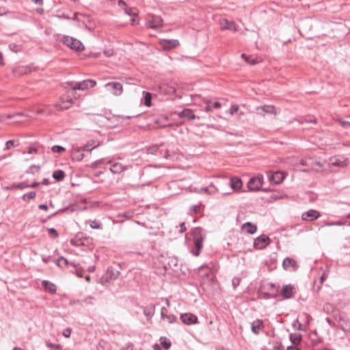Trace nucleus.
I'll list each match as a JSON object with an SVG mask.
<instances>
[{
    "instance_id": "1",
    "label": "nucleus",
    "mask_w": 350,
    "mask_h": 350,
    "mask_svg": "<svg viewBox=\"0 0 350 350\" xmlns=\"http://www.w3.org/2000/svg\"><path fill=\"white\" fill-rule=\"evenodd\" d=\"M96 82L92 79H87L83 80L82 81L77 82L74 84H72L70 90L68 91V96H74L76 98L75 96V91L76 90H85L89 88H93L96 85Z\"/></svg>"
},
{
    "instance_id": "2",
    "label": "nucleus",
    "mask_w": 350,
    "mask_h": 350,
    "mask_svg": "<svg viewBox=\"0 0 350 350\" xmlns=\"http://www.w3.org/2000/svg\"><path fill=\"white\" fill-rule=\"evenodd\" d=\"M120 269V264H116V267H109L105 274L100 278L101 283L103 284H105L106 283L116 279L119 275Z\"/></svg>"
},
{
    "instance_id": "3",
    "label": "nucleus",
    "mask_w": 350,
    "mask_h": 350,
    "mask_svg": "<svg viewBox=\"0 0 350 350\" xmlns=\"http://www.w3.org/2000/svg\"><path fill=\"white\" fill-rule=\"evenodd\" d=\"M202 228H195L191 230V235L193 237V241L196 249L198 250L197 252H193V255L198 256L199 251L202 247V242L204 240V237L202 234Z\"/></svg>"
},
{
    "instance_id": "4",
    "label": "nucleus",
    "mask_w": 350,
    "mask_h": 350,
    "mask_svg": "<svg viewBox=\"0 0 350 350\" xmlns=\"http://www.w3.org/2000/svg\"><path fill=\"white\" fill-rule=\"evenodd\" d=\"M105 87L107 88V91L116 96H120L123 92V86L120 82H109L105 85Z\"/></svg>"
},
{
    "instance_id": "5",
    "label": "nucleus",
    "mask_w": 350,
    "mask_h": 350,
    "mask_svg": "<svg viewBox=\"0 0 350 350\" xmlns=\"http://www.w3.org/2000/svg\"><path fill=\"white\" fill-rule=\"evenodd\" d=\"M63 42L73 50L80 51L83 49V46L81 41L72 37L64 36L63 38Z\"/></svg>"
},
{
    "instance_id": "6",
    "label": "nucleus",
    "mask_w": 350,
    "mask_h": 350,
    "mask_svg": "<svg viewBox=\"0 0 350 350\" xmlns=\"http://www.w3.org/2000/svg\"><path fill=\"white\" fill-rule=\"evenodd\" d=\"M263 183V176L259 175L250 179L247 183V187L250 191H258L260 189Z\"/></svg>"
},
{
    "instance_id": "7",
    "label": "nucleus",
    "mask_w": 350,
    "mask_h": 350,
    "mask_svg": "<svg viewBox=\"0 0 350 350\" xmlns=\"http://www.w3.org/2000/svg\"><path fill=\"white\" fill-rule=\"evenodd\" d=\"M180 319L184 324L187 325H191L198 323V319L197 316L191 312L181 314Z\"/></svg>"
},
{
    "instance_id": "8",
    "label": "nucleus",
    "mask_w": 350,
    "mask_h": 350,
    "mask_svg": "<svg viewBox=\"0 0 350 350\" xmlns=\"http://www.w3.org/2000/svg\"><path fill=\"white\" fill-rule=\"evenodd\" d=\"M218 24L221 30L228 29L233 31L238 30L234 22L228 21L225 18H220L218 21Z\"/></svg>"
},
{
    "instance_id": "9",
    "label": "nucleus",
    "mask_w": 350,
    "mask_h": 350,
    "mask_svg": "<svg viewBox=\"0 0 350 350\" xmlns=\"http://www.w3.org/2000/svg\"><path fill=\"white\" fill-rule=\"evenodd\" d=\"M107 164H111L109 170L113 174H120L129 169V166L123 165L119 162H113L111 160L107 161Z\"/></svg>"
},
{
    "instance_id": "10",
    "label": "nucleus",
    "mask_w": 350,
    "mask_h": 350,
    "mask_svg": "<svg viewBox=\"0 0 350 350\" xmlns=\"http://www.w3.org/2000/svg\"><path fill=\"white\" fill-rule=\"evenodd\" d=\"M258 115L265 116L266 114H277V110L273 105H264L256 109Z\"/></svg>"
},
{
    "instance_id": "11",
    "label": "nucleus",
    "mask_w": 350,
    "mask_h": 350,
    "mask_svg": "<svg viewBox=\"0 0 350 350\" xmlns=\"http://www.w3.org/2000/svg\"><path fill=\"white\" fill-rule=\"evenodd\" d=\"M146 25L149 28L158 29L163 25V19L158 16H150L146 22Z\"/></svg>"
},
{
    "instance_id": "12",
    "label": "nucleus",
    "mask_w": 350,
    "mask_h": 350,
    "mask_svg": "<svg viewBox=\"0 0 350 350\" xmlns=\"http://www.w3.org/2000/svg\"><path fill=\"white\" fill-rule=\"evenodd\" d=\"M349 163V159L344 157H334L330 158V164L333 166L345 167Z\"/></svg>"
},
{
    "instance_id": "13",
    "label": "nucleus",
    "mask_w": 350,
    "mask_h": 350,
    "mask_svg": "<svg viewBox=\"0 0 350 350\" xmlns=\"http://www.w3.org/2000/svg\"><path fill=\"white\" fill-rule=\"evenodd\" d=\"M91 242L89 238L83 237L82 234H78L75 238L70 240V243L74 246H85Z\"/></svg>"
},
{
    "instance_id": "14",
    "label": "nucleus",
    "mask_w": 350,
    "mask_h": 350,
    "mask_svg": "<svg viewBox=\"0 0 350 350\" xmlns=\"http://www.w3.org/2000/svg\"><path fill=\"white\" fill-rule=\"evenodd\" d=\"M161 47L165 50H170L177 47L179 45V41L176 39H163L159 41Z\"/></svg>"
},
{
    "instance_id": "15",
    "label": "nucleus",
    "mask_w": 350,
    "mask_h": 350,
    "mask_svg": "<svg viewBox=\"0 0 350 350\" xmlns=\"http://www.w3.org/2000/svg\"><path fill=\"white\" fill-rule=\"evenodd\" d=\"M269 239L265 235H261L257 237L254 241V247L256 249L261 250L266 247L269 243Z\"/></svg>"
},
{
    "instance_id": "16",
    "label": "nucleus",
    "mask_w": 350,
    "mask_h": 350,
    "mask_svg": "<svg viewBox=\"0 0 350 350\" xmlns=\"http://www.w3.org/2000/svg\"><path fill=\"white\" fill-rule=\"evenodd\" d=\"M32 68L29 66H18L13 68L12 72L14 77H19L26 75L32 71Z\"/></svg>"
},
{
    "instance_id": "17",
    "label": "nucleus",
    "mask_w": 350,
    "mask_h": 350,
    "mask_svg": "<svg viewBox=\"0 0 350 350\" xmlns=\"http://www.w3.org/2000/svg\"><path fill=\"white\" fill-rule=\"evenodd\" d=\"M284 174L281 172H275L268 175L269 180L275 185L280 184L284 179Z\"/></svg>"
},
{
    "instance_id": "18",
    "label": "nucleus",
    "mask_w": 350,
    "mask_h": 350,
    "mask_svg": "<svg viewBox=\"0 0 350 350\" xmlns=\"http://www.w3.org/2000/svg\"><path fill=\"white\" fill-rule=\"evenodd\" d=\"M321 216V214L313 209H310L308 211L302 214L301 218L306 221H313L318 219Z\"/></svg>"
},
{
    "instance_id": "19",
    "label": "nucleus",
    "mask_w": 350,
    "mask_h": 350,
    "mask_svg": "<svg viewBox=\"0 0 350 350\" xmlns=\"http://www.w3.org/2000/svg\"><path fill=\"white\" fill-rule=\"evenodd\" d=\"M295 293L294 287L291 284H286L283 286L281 290V295L285 299H289L292 297Z\"/></svg>"
},
{
    "instance_id": "20",
    "label": "nucleus",
    "mask_w": 350,
    "mask_h": 350,
    "mask_svg": "<svg viewBox=\"0 0 350 350\" xmlns=\"http://www.w3.org/2000/svg\"><path fill=\"white\" fill-rule=\"evenodd\" d=\"M161 318L169 323H173L177 320V317L175 315L167 314V310L165 307H163L161 310Z\"/></svg>"
},
{
    "instance_id": "21",
    "label": "nucleus",
    "mask_w": 350,
    "mask_h": 350,
    "mask_svg": "<svg viewBox=\"0 0 350 350\" xmlns=\"http://www.w3.org/2000/svg\"><path fill=\"white\" fill-rule=\"evenodd\" d=\"M264 327V323L261 319H256L251 324L252 332L256 335H258L259 334V331L262 329Z\"/></svg>"
},
{
    "instance_id": "22",
    "label": "nucleus",
    "mask_w": 350,
    "mask_h": 350,
    "mask_svg": "<svg viewBox=\"0 0 350 350\" xmlns=\"http://www.w3.org/2000/svg\"><path fill=\"white\" fill-rule=\"evenodd\" d=\"M70 156L72 160L80 161L84 157L82 148H75L72 150Z\"/></svg>"
},
{
    "instance_id": "23",
    "label": "nucleus",
    "mask_w": 350,
    "mask_h": 350,
    "mask_svg": "<svg viewBox=\"0 0 350 350\" xmlns=\"http://www.w3.org/2000/svg\"><path fill=\"white\" fill-rule=\"evenodd\" d=\"M206 107L204 109L206 112L212 111L214 109H219L221 107V104L219 102H212L209 100H205Z\"/></svg>"
},
{
    "instance_id": "24",
    "label": "nucleus",
    "mask_w": 350,
    "mask_h": 350,
    "mask_svg": "<svg viewBox=\"0 0 350 350\" xmlns=\"http://www.w3.org/2000/svg\"><path fill=\"white\" fill-rule=\"evenodd\" d=\"M233 190H239L242 187V180L238 177H233L229 183Z\"/></svg>"
},
{
    "instance_id": "25",
    "label": "nucleus",
    "mask_w": 350,
    "mask_h": 350,
    "mask_svg": "<svg viewBox=\"0 0 350 350\" xmlns=\"http://www.w3.org/2000/svg\"><path fill=\"white\" fill-rule=\"evenodd\" d=\"M42 286L45 288L46 291L51 294H54L56 292V286L54 284L51 283L48 280H43L42 282Z\"/></svg>"
},
{
    "instance_id": "26",
    "label": "nucleus",
    "mask_w": 350,
    "mask_h": 350,
    "mask_svg": "<svg viewBox=\"0 0 350 350\" xmlns=\"http://www.w3.org/2000/svg\"><path fill=\"white\" fill-rule=\"evenodd\" d=\"M180 118H186L189 120H194L196 116L193 111L190 109H185L178 113Z\"/></svg>"
},
{
    "instance_id": "27",
    "label": "nucleus",
    "mask_w": 350,
    "mask_h": 350,
    "mask_svg": "<svg viewBox=\"0 0 350 350\" xmlns=\"http://www.w3.org/2000/svg\"><path fill=\"white\" fill-rule=\"evenodd\" d=\"M242 229L245 230L248 234H254L257 230L256 226L250 222L245 223L242 226Z\"/></svg>"
},
{
    "instance_id": "28",
    "label": "nucleus",
    "mask_w": 350,
    "mask_h": 350,
    "mask_svg": "<svg viewBox=\"0 0 350 350\" xmlns=\"http://www.w3.org/2000/svg\"><path fill=\"white\" fill-rule=\"evenodd\" d=\"M143 98L142 102L146 107H150L151 106V100H152V94L151 93L148 92H143Z\"/></svg>"
},
{
    "instance_id": "29",
    "label": "nucleus",
    "mask_w": 350,
    "mask_h": 350,
    "mask_svg": "<svg viewBox=\"0 0 350 350\" xmlns=\"http://www.w3.org/2000/svg\"><path fill=\"white\" fill-rule=\"evenodd\" d=\"M202 190L208 194H215L219 191V188L215 187L213 184H211L208 187L202 189Z\"/></svg>"
},
{
    "instance_id": "30",
    "label": "nucleus",
    "mask_w": 350,
    "mask_h": 350,
    "mask_svg": "<svg viewBox=\"0 0 350 350\" xmlns=\"http://www.w3.org/2000/svg\"><path fill=\"white\" fill-rule=\"evenodd\" d=\"M72 103V99L71 98L64 100L62 98V103L59 104V108L61 109H68Z\"/></svg>"
},
{
    "instance_id": "31",
    "label": "nucleus",
    "mask_w": 350,
    "mask_h": 350,
    "mask_svg": "<svg viewBox=\"0 0 350 350\" xmlns=\"http://www.w3.org/2000/svg\"><path fill=\"white\" fill-rule=\"evenodd\" d=\"M65 174L62 170H56L53 174V177L57 181H60L64 179Z\"/></svg>"
},
{
    "instance_id": "32",
    "label": "nucleus",
    "mask_w": 350,
    "mask_h": 350,
    "mask_svg": "<svg viewBox=\"0 0 350 350\" xmlns=\"http://www.w3.org/2000/svg\"><path fill=\"white\" fill-rule=\"evenodd\" d=\"M23 113H16L12 114H8V115H2L0 116V121L1 122H5L6 119H10L13 118L16 116H23Z\"/></svg>"
},
{
    "instance_id": "33",
    "label": "nucleus",
    "mask_w": 350,
    "mask_h": 350,
    "mask_svg": "<svg viewBox=\"0 0 350 350\" xmlns=\"http://www.w3.org/2000/svg\"><path fill=\"white\" fill-rule=\"evenodd\" d=\"M72 267V269L75 270V271L76 272V274L77 275L78 277L79 278H83L84 276V270L83 269H81L80 267H78L77 265H79V264H70Z\"/></svg>"
},
{
    "instance_id": "34",
    "label": "nucleus",
    "mask_w": 350,
    "mask_h": 350,
    "mask_svg": "<svg viewBox=\"0 0 350 350\" xmlns=\"http://www.w3.org/2000/svg\"><path fill=\"white\" fill-rule=\"evenodd\" d=\"M290 340L293 344L299 343L301 340V336L299 334H291Z\"/></svg>"
},
{
    "instance_id": "35",
    "label": "nucleus",
    "mask_w": 350,
    "mask_h": 350,
    "mask_svg": "<svg viewBox=\"0 0 350 350\" xmlns=\"http://www.w3.org/2000/svg\"><path fill=\"white\" fill-rule=\"evenodd\" d=\"M282 267L286 271H296L298 267L297 264H282Z\"/></svg>"
},
{
    "instance_id": "36",
    "label": "nucleus",
    "mask_w": 350,
    "mask_h": 350,
    "mask_svg": "<svg viewBox=\"0 0 350 350\" xmlns=\"http://www.w3.org/2000/svg\"><path fill=\"white\" fill-rule=\"evenodd\" d=\"M161 343L165 349H168L171 347V342L165 337H161Z\"/></svg>"
},
{
    "instance_id": "37",
    "label": "nucleus",
    "mask_w": 350,
    "mask_h": 350,
    "mask_svg": "<svg viewBox=\"0 0 350 350\" xmlns=\"http://www.w3.org/2000/svg\"><path fill=\"white\" fill-rule=\"evenodd\" d=\"M47 232L49 236L53 239H55L58 237V233L54 228H48Z\"/></svg>"
},
{
    "instance_id": "38",
    "label": "nucleus",
    "mask_w": 350,
    "mask_h": 350,
    "mask_svg": "<svg viewBox=\"0 0 350 350\" xmlns=\"http://www.w3.org/2000/svg\"><path fill=\"white\" fill-rule=\"evenodd\" d=\"M329 272V267L327 265L325 266V269H323V273L320 277L321 284H322L327 277V273Z\"/></svg>"
},
{
    "instance_id": "39",
    "label": "nucleus",
    "mask_w": 350,
    "mask_h": 350,
    "mask_svg": "<svg viewBox=\"0 0 350 350\" xmlns=\"http://www.w3.org/2000/svg\"><path fill=\"white\" fill-rule=\"evenodd\" d=\"M124 12L126 14L129 15L130 16H136L137 15L135 10H134L133 8H130L128 7L124 8Z\"/></svg>"
},
{
    "instance_id": "40",
    "label": "nucleus",
    "mask_w": 350,
    "mask_h": 350,
    "mask_svg": "<svg viewBox=\"0 0 350 350\" xmlns=\"http://www.w3.org/2000/svg\"><path fill=\"white\" fill-rule=\"evenodd\" d=\"M64 150H65V148L61 146L55 145L52 147V151L53 152L60 153L62 152H64Z\"/></svg>"
},
{
    "instance_id": "41",
    "label": "nucleus",
    "mask_w": 350,
    "mask_h": 350,
    "mask_svg": "<svg viewBox=\"0 0 350 350\" xmlns=\"http://www.w3.org/2000/svg\"><path fill=\"white\" fill-rule=\"evenodd\" d=\"M82 301V304L83 303H85L86 304H88V305H93L94 303V298L90 296V297H86L85 299H84L83 300H81Z\"/></svg>"
},
{
    "instance_id": "42",
    "label": "nucleus",
    "mask_w": 350,
    "mask_h": 350,
    "mask_svg": "<svg viewBox=\"0 0 350 350\" xmlns=\"http://www.w3.org/2000/svg\"><path fill=\"white\" fill-rule=\"evenodd\" d=\"M103 164H107V161H105V159H100V160H98L96 161H95L94 163H92V167L94 168H96L98 167L100 165H103Z\"/></svg>"
},
{
    "instance_id": "43",
    "label": "nucleus",
    "mask_w": 350,
    "mask_h": 350,
    "mask_svg": "<svg viewBox=\"0 0 350 350\" xmlns=\"http://www.w3.org/2000/svg\"><path fill=\"white\" fill-rule=\"evenodd\" d=\"M36 197V192L35 191H31L27 193H25L23 196V199L25 200L26 198L28 199H33Z\"/></svg>"
},
{
    "instance_id": "44",
    "label": "nucleus",
    "mask_w": 350,
    "mask_h": 350,
    "mask_svg": "<svg viewBox=\"0 0 350 350\" xmlns=\"http://www.w3.org/2000/svg\"><path fill=\"white\" fill-rule=\"evenodd\" d=\"M239 105H233L231 106L230 109V113L231 116H234L239 110Z\"/></svg>"
},
{
    "instance_id": "45",
    "label": "nucleus",
    "mask_w": 350,
    "mask_h": 350,
    "mask_svg": "<svg viewBox=\"0 0 350 350\" xmlns=\"http://www.w3.org/2000/svg\"><path fill=\"white\" fill-rule=\"evenodd\" d=\"M293 325L295 328H296L297 330H302V325L298 321V319H296L293 323Z\"/></svg>"
},
{
    "instance_id": "46",
    "label": "nucleus",
    "mask_w": 350,
    "mask_h": 350,
    "mask_svg": "<svg viewBox=\"0 0 350 350\" xmlns=\"http://www.w3.org/2000/svg\"><path fill=\"white\" fill-rule=\"evenodd\" d=\"M12 187H13V188H18V189H22L23 188L29 187V185H26L24 183H21L13 185L12 186Z\"/></svg>"
},
{
    "instance_id": "47",
    "label": "nucleus",
    "mask_w": 350,
    "mask_h": 350,
    "mask_svg": "<svg viewBox=\"0 0 350 350\" xmlns=\"http://www.w3.org/2000/svg\"><path fill=\"white\" fill-rule=\"evenodd\" d=\"M91 228L94 229H99L101 228V224L97 222L96 221H92L90 224Z\"/></svg>"
},
{
    "instance_id": "48",
    "label": "nucleus",
    "mask_w": 350,
    "mask_h": 350,
    "mask_svg": "<svg viewBox=\"0 0 350 350\" xmlns=\"http://www.w3.org/2000/svg\"><path fill=\"white\" fill-rule=\"evenodd\" d=\"M175 92V88L174 87H170L169 88V90H165L164 89H163V88H161V92L163 93V94H172V93H174Z\"/></svg>"
},
{
    "instance_id": "49",
    "label": "nucleus",
    "mask_w": 350,
    "mask_h": 350,
    "mask_svg": "<svg viewBox=\"0 0 350 350\" xmlns=\"http://www.w3.org/2000/svg\"><path fill=\"white\" fill-rule=\"evenodd\" d=\"M241 57L243 58L246 62H247L250 64H255L256 63V62L254 61V59L250 60V58L247 57L246 55L244 53L241 55Z\"/></svg>"
},
{
    "instance_id": "50",
    "label": "nucleus",
    "mask_w": 350,
    "mask_h": 350,
    "mask_svg": "<svg viewBox=\"0 0 350 350\" xmlns=\"http://www.w3.org/2000/svg\"><path fill=\"white\" fill-rule=\"evenodd\" d=\"M345 224H346V221H336V222H333V223H328L326 225L327 226H344Z\"/></svg>"
},
{
    "instance_id": "51",
    "label": "nucleus",
    "mask_w": 350,
    "mask_h": 350,
    "mask_svg": "<svg viewBox=\"0 0 350 350\" xmlns=\"http://www.w3.org/2000/svg\"><path fill=\"white\" fill-rule=\"evenodd\" d=\"M5 146V149L8 150L11 148V147L15 146V142L13 140H9L6 142Z\"/></svg>"
},
{
    "instance_id": "52",
    "label": "nucleus",
    "mask_w": 350,
    "mask_h": 350,
    "mask_svg": "<svg viewBox=\"0 0 350 350\" xmlns=\"http://www.w3.org/2000/svg\"><path fill=\"white\" fill-rule=\"evenodd\" d=\"M104 54L106 57H111L113 55V50L112 49H105L104 51Z\"/></svg>"
},
{
    "instance_id": "53",
    "label": "nucleus",
    "mask_w": 350,
    "mask_h": 350,
    "mask_svg": "<svg viewBox=\"0 0 350 350\" xmlns=\"http://www.w3.org/2000/svg\"><path fill=\"white\" fill-rule=\"evenodd\" d=\"M240 278H234L232 280V285L234 288H235L237 286L239 285L240 283Z\"/></svg>"
},
{
    "instance_id": "54",
    "label": "nucleus",
    "mask_w": 350,
    "mask_h": 350,
    "mask_svg": "<svg viewBox=\"0 0 350 350\" xmlns=\"http://www.w3.org/2000/svg\"><path fill=\"white\" fill-rule=\"evenodd\" d=\"M71 334V329L66 328L63 332V336L66 338H69Z\"/></svg>"
},
{
    "instance_id": "55",
    "label": "nucleus",
    "mask_w": 350,
    "mask_h": 350,
    "mask_svg": "<svg viewBox=\"0 0 350 350\" xmlns=\"http://www.w3.org/2000/svg\"><path fill=\"white\" fill-rule=\"evenodd\" d=\"M179 227H180V230L179 232L180 233H183L185 232L186 230H187V228L185 226V222H182L180 225H179Z\"/></svg>"
},
{
    "instance_id": "56",
    "label": "nucleus",
    "mask_w": 350,
    "mask_h": 350,
    "mask_svg": "<svg viewBox=\"0 0 350 350\" xmlns=\"http://www.w3.org/2000/svg\"><path fill=\"white\" fill-rule=\"evenodd\" d=\"M340 122L341 124V125L345 128V129H348L350 127V122H348V121H342V120H340Z\"/></svg>"
},
{
    "instance_id": "57",
    "label": "nucleus",
    "mask_w": 350,
    "mask_h": 350,
    "mask_svg": "<svg viewBox=\"0 0 350 350\" xmlns=\"http://www.w3.org/2000/svg\"><path fill=\"white\" fill-rule=\"evenodd\" d=\"M37 149L36 148H33V147H29L28 148V151L27 152L29 154H34V153H36L37 152Z\"/></svg>"
},
{
    "instance_id": "58",
    "label": "nucleus",
    "mask_w": 350,
    "mask_h": 350,
    "mask_svg": "<svg viewBox=\"0 0 350 350\" xmlns=\"http://www.w3.org/2000/svg\"><path fill=\"white\" fill-rule=\"evenodd\" d=\"M70 305L79 304V305L82 306V301H81V300H79V299H77V300H71V301H70Z\"/></svg>"
},
{
    "instance_id": "59",
    "label": "nucleus",
    "mask_w": 350,
    "mask_h": 350,
    "mask_svg": "<svg viewBox=\"0 0 350 350\" xmlns=\"http://www.w3.org/2000/svg\"><path fill=\"white\" fill-rule=\"evenodd\" d=\"M118 5L121 8H123V9L124 10V8L127 7L125 2L122 0H120L118 3Z\"/></svg>"
},
{
    "instance_id": "60",
    "label": "nucleus",
    "mask_w": 350,
    "mask_h": 350,
    "mask_svg": "<svg viewBox=\"0 0 350 350\" xmlns=\"http://www.w3.org/2000/svg\"><path fill=\"white\" fill-rule=\"evenodd\" d=\"M47 346L49 347L56 348V349H59L60 347L59 345H54V344L49 343V342L47 343Z\"/></svg>"
},
{
    "instance_id": "61",
    "label": "nucleus",
    "mask_w": 350,
    "mask_h": 350,
    "mask_svg": "<svg viewBox=\"0 0 350 350\" xmlns=\"http://www.w3.org/2000/svg\"><path fill=\"white\" fill-rule=\"evenodd\" d=\"M136 16H132V18H131V25H137L138 24V21L136 20Z\"/></svg>"
},
{
    "instance_id": "62",
    "label": "nucleus",
    "mask_w": 350,
    "mask_h": 350,
    "mask_svg": "<svg viewBox=\"0 0 350 350\" xmlns=\"http://www.w3.org/2000/svg\"><path fill=\"white\" fill-rule=\"evenodd\" d=\"M273 350H284V346L279 345L273 347Z\"/></svg>"
},
{
    "instance_id": "63",
    "label": "nucleus",
    "mask_w": 350,
    "mask_h": 350,
    "mask_svg": "<svg viewBox=\"0 0 350 350\" xmlns=\"http://www.w3.org/2000/svg\"><path fill=\"white\" fill-rule=\"evenodd\" d=\"M192 211L195 213H198L199 212V210H200V206H193L192 208H191Z\"/></svg>"
},
{
    "instance_id": "64",
    "label": "nucleus",
    "mask_w": 350,
    "mask_h": 350,
    "mask_svg": "<svg viewBox=\"0 0 350 350\" xmlns=\"http://www.w3.org/2000/svg\"><path fill=\"white\" fill-rule=\"evenodd\" d=\"M38 208L42 210L46 211L48 209V206L46 204H40Z\"/></svg>"
}]
</instances>
